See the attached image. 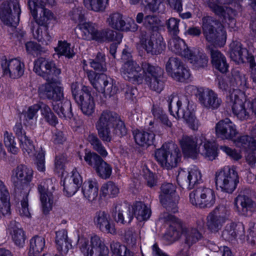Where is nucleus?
Returning a JSON list of instances; mask_svg holds the SVG:
<instances>
[{
	"mask_svg": "<svg viewBox=\"0 0 256 256\" xmlns=\"http://www.w3.org/2000/svg\"><path fill=\"white\" fill-rule=\"evenodd\" d=\"M180 20L175 18H170L166 22V26L168 32L174 36H177L179 33Z\"/></svg>",
	"mask_w": 256,
	"mask_h": 256,
	"instance_id": "obj_58",
	"label": "nucleus"
},
{
	"mask_svg": "<svg viewBox=\"0 0 256 256\" xmlns=\"http://www.w3.org/2000/svg\"><path fill=\"white\" fill-rule=\"evenodd\" d=\"M190 77V73L186 68L184 67L183 64L178 68L177 72L174 74L172 78L174 80L180 82H184Z\"/></svg>",
	"mask_w": 256,
	"mask_h": 256,
	"instance_id": "obj_63",
	"label": "nucleus"
},
{
	"mask_svg": "<svg viewBox=\"0 0 256 256\" xmlns=\"http://www.w3.org/2000/svg\"><path fill=\"white\" fill-rule=\"evenodd\" d=\"M179 228H180L182 234L184 235L185 244L188 247L202 238V234L196 228H188L182 224Z\"/></svg>",
	"mask_w": 256,
	"mask_h": 256,
	"instance_id": "obj_36",
	"label": "nucleus"
},
{
	"mask_svg": "<svg viewBox=\"0 0 256 256\" xmlns=\"http://www.w3.org/2000/svg\"><path fill=\"white\" fill-rule=\"evenodd\" d=\"M236 144L238 146L242 147L250 150H256V140L248 136H243L238 138Z\"/></svg>",
	"mask_w": 256,
	"mask_h": 256,
	"instance_id": "obj_50",
	"label": "nucleus"
},
{
	"mask_svg": "<svg viewBox=\"0 0 256 256\" xmlns=\"http://www.w3.org/2000/svg\"><path fill=\"white\" fill-rule=\"evenodd\" d=\"M200 138L191 136L183 135L180 140V144L184 154L188 157L196 158L198 154Z\"/></svg>",
	"mask_w": 256,
	"mask_h": 256,
	"instance_id": "obj_23",
	"label": "nucleus"
},
{
	"mask_svg": "<svg viewBox=\"0 0 256 256\" xmlns=\"http://www.w3.org/2000/svg\"><path fill=\"white\" fill-rule=\"evenodd\" d=\"M45 246L44 238L42 236H36L30 240V247L28 254H39L43 250Z\"/></svg>",
	"mask_w": 256,
	"mask_h": 256,
	"instance_id": "obj_43",
	"label": "nucleus"
},
{
	"mask_svg": "<svg viewBox=\"0 0 256 256\" xmlns=\"http://www.w3.org/2000/svg\"><path fill=\"white\" fill-rule=\"evenodd\" d=\"M169 48L176 54L185 58L190 56V50L186 46L184 42L177 36H174L170 40Z\"/></svg>",
	"mask_w": 256,
	"mask_h": 256,
	"instance_id": "obj_35",
	"label": "nucleus"
},
{
	"mask_svg": "<svg viewBox=\"0 0 256 256\" xmlns=\"http://www.w3.org/2000/svg\"><path fill=\"white\" fill-rule=\"evenodd\" d=\"M82 192L86 198L92 202L98 196V186L96 180H89L84 182L82 186Z\"/></svg>",
	"mask_w": 256,
	"mask_h": 256,
	"instance_id": "obj_34",
	"label": "nucleus"
},
{
	"mask_svg": "<svg viewBox=\"0 0 256 256\" xmlns=\"http://www.w3.org/2000/svg\"><path fill=\"white\" fill-rule=\"evenodd\" d=\"M138 236V234L132 228H128L125 231L124 241L130 248L136 246Z\"/></svg>",
	"mask_w": 256,
	"mask_h": 256,
	"instance_id": "obj_61",
	"label": "nucleus"
},
{
	"mask_svg": "<svg viewBox=\"0 0 256 256\" xmlns=\"http://www.w3.org/2000/svg\"><path fill=\"white\" fill-rule=\"evenodd\" d=\"M38 192L40 195V200L42 203V212L46 214L52 208L53 202L52 191L54 186L51 180L48 179L42 182L38 187Z\"/></svg>",
	"mask_w": 256,
	"mask_h": 256,
	"instance_id": "obj_17",
	"label": "nucleus"
},
{
	"mask_svg": "<svg viewBox=\"0 0 256 256\" xmlns=\"http://www.w3.org/2000/svg\"><path fill=\"white\" fill-rule=\"evenodd\" d=\"M55 242L56 248L62 250V246L64 244V248L63 252L66 251L68 247L70 246V242H68L67 232L66 230L62 229L56 232Z\"/></svg>",
	"mask_w": 256,
	"mask_h": 256,
	"instance_id": "obj_47",
	"label": "nucleus"
},
{
	"mask_svg": "<svg viewBox=\"0 0 256 256\" xmlns=\"http://www.w3.org/2000/svg\"><path fill=\"white\" fill-rule=\"evenodd\" d=\"M160 20L156 16L148 15L144 17V26L147 29L146 31L156 32L160 26Z\"/></svg>",
	"mask_w": 256,
	"mask_h": 256,
	"instance_id": "obj_49",
	"label": "nucleus"
},
{
	"mask_svg": "<svg viewBox=\"0 0 256 256\" xmlns=\"http://www.w3.org/2000/svg\"><path fill=\"white\" fill-rule=\"evenodd\" d=\"M167 104L168 106V110L170 112H178L180 110H182L183 112H192L196 110V106L193 104H190L189 102L188 103L187 106L186 108L182 106V102L181 100H178V97L172 94L168 97L167 100Z\"/></svg>",
	"mask_w": 256,
	"mask_h": 256,
	"instance_id": "obj_32",
	"label": "nucleus"
},
{
	"mask_svg": "<svg viewBox=\"0 0 256 256\" xmlns=\"http://www.w3.org/2000/svg\"><path fill=\"white\" fill-rule=\"evenodd\" d=\"M140 40L143 48L152 54H160L166 48L164 38L158 32L141 31Z\"/></svg>",
	"mask_w": 256,
	"mask_h": 256,
	"instance_id": "obj_6",
	"label": "nucleus"
},
{
	"mask_svg": "<svg viewBox=\"0 0 256 256\" xmlns=\"http://www.w3.org/2000/svg\"><path fill=\"white\" fill-rule=\"evenodd\" d=\"M116 119L112 118V113H102L99 120L96 124L99 138L103 141L110 142L112 140V136L110 130L112 123Z\"/></svg>",
	"mask_w": 256,
	"mask_h": 256,
	"instance_id": "obj_19",
	"label": "nucleus"
},
{
	"mask_svg": "<svg viewBox=\"0 0 256 256\" xmlns=\"http://www.w3.org/2000/svg\"><path fill=\"white\" fill-rule=\"evenodd\" d=\"M194 189L189 194L190 201L192 205L200 208H210L214 206L216 199L212 190L204 185Z\"/></svg>",
	"mask_w": 256,
	"mask_h": 256,
	"instance_id": "obj_7",
	"label": "nucleus"
},
{
	"mask_svg": "<svg viewBox=\"0 0 256 256\" xmlns=\"http://www.w3.org/2000/svg\"><path fill=\"white\" fill-rule=\"evenodd\" d=\"M101 191L104 196H114L118 194L119 189L114 182L109 181L102 186Z\"/></svg>",
	"mask_w": 256,
	"mask_h": 256,
	"instance_id": "obj_62",
	"label": "nucleus"
},
{
	"mask_svg": "<svg viewBox=\"0 0 256 256\" xmlns=\"http://www.w3.org/2000/svg\"><path fill=\"white\" fill-rule=\"evenodd\" d=\"M176 180L183 188L190 190L203 185L201 173L197 169H192L188 172L183 170L180 171Z\"/></svg>",
	"mask_w": 256,
	"mask_h": 256,
	"instance_id": "obj_15",
	"label": "nucleus"
},
{
	"mask_svg": "<svg viewBox=\"0 0 256 256\" xmlns=\"http://www.w3.org/2000/svg\"><path fill=\"white\" fill-rule=\"evenodd\" d=\"M85 161L95 170L97 174L102 178H109L112 174V166L103 160L98 154L94 152L86 154Z\"/></svg>",
	"mask_w": 256,
	"mask_h": 256,
	"instance_id": "obj_14",
	"label": "nucleus"
},
{
	"mask_svg": "<svg viewBox=\"0 0 256 256\" xmlns=\"http://www.w3.org/2000/svg\"><path fill=\"white\" fill-rule=\"evenodd\" d=\"M170 198L171 200H169L168 198L162 196L160 202L166 210L175 213L178 212L177 204L178 202V197L176 196H174Z\"/></svg>",
	"mask_w": 256,
	"mask_h": 256,
	"instance_id": "obj_55",
	"label": "nucleus"
},
{
	"mask_svg": "<svg viewBox=\"0 0 256 256\" xmlns=\"http://www.w3.org/2000/svg\"><path fill=\"white\" fill-rule=\"evenodd\" d=\"M212 62L214 66L222 73L228 72V64L226 57L218 50L212 48L210 50Z\"/></svg>",
	"mask_w": 256,
	"mask_h": 256,
	"instance_id": "obj_31",
	"label": "nucleus"
},
{
	"mask_svg": "<svg viewBox=\"0 0 256 256\" xmlns=\"http://www.w3.org/2000/svg\"><path fill=\"white\" fill-rule=\"evenodd\" d=\"M78 37L88 40H92L96 28L90 22H84L80 24L76 30Z\"/></svg>",
	"mask_w": 256,
	"mask_h": 256,
	"instance_id": "obj_37",
	"label": "nucleus"
},
{
	"mask_svg": "<svg viewBox=\"0 0 256 256\" xmlns=\"http://www.w3.org/2000/svg\"><path fill=\"white\" fill-rule=\"evenodd\" d=\"M132 208L134 216L140 222L147 220L151 214L150 210L141 202H136Z\"/></svg>",
	"mask_w": 256,
	"mask_h": 256,
	"instance_id": "obj_39",
	"label": "nucleus"
},
{
	"mask_svg": "<svg viewBox=\"0 0 256 256\" xmlns=\"http://www.w3.org/2000/svg\"><path fill=\"white\" fill-rule=\"evenodd\" d=\"M215 132L222 140H234L238 134L236 126L228 118L219 121L216 125Z\"/></svg>",
	"mask_w": 256,
	"mask_h": 256,
	"instance_id": "obj_21",
	"label": "nucleus"
},
{
	"mask_svg": "<svg viewBox=\"0 0 256 256\" xmlns=\"http://www.w3.org/2000/svg\"><path fill=\"white\" fill-rule=\"evenodd\" d=\"M200 140L198 154L200 153L209 160H212L215 159L217 156V147L216 144L207 141L203 136L200 137Z\"/></svg>",
	"mask_w": 256,
	"mask_h": 256,
	"instance_id": "obj_30",
	"label": "nucleus"
},
{
	"mask_svg": "<svg viewBox=\"0 0 256 256\" xmlns=\"http://www.w3.org/2000/svg\"><path fill=\"white\" fill-rule=\"evenodd\" d=\"M72 4H73L74 7L70 12V16L76 22H82L84 17L82 8L79 5L78 0L77 2H72Z\"/></svg>",
	"mask_w": 256,
	"mask_h": 256,
	"instance_id": "obj_56",
	"label": "nucleus"
},
{
	"mask_svg": "<svg viewBox=\"0 0 256 256\" xmlns=\"http://www.w3.org/2000/svg\"><path fill=\"white\" fill-rule=\"evenodd\" d=\"M215 182L222 190L232 193L238 182V175L235 170L227 166L216 174Z\"/></svg>",
	"mask_w": 256,
	"mask_h": 256,
	"instance_id": "obj_10",
	"label": "nucleus"
},
{
	"mask_svg": "<svg viewBox=\"0 0 256 256\" xmlns=\"http://www.w3.org/2000/svg\"><path fill=\"white\" fill-rule=\"evenodd\" d=\"M120 73L124 78L132 82L141 84L144 80L142 66L134 60L124 62L120 68Z\"/></svg>",
	"mask_w": 256,
	"mask_h": 256,
	"instance_id": "obj_16",
	"label": "nucleus"
},
{
	"mask_svg": "<svg viewBox=\"0 0 256 256\" xmlns=\"http://www.w3.org/2000/svg\"><path fill=\"white\" fill-rule=\"evenodd\" d=\"M54 3V0H28V6L35 20L34 22L40 26L48 28V24L54 18V16L50 10L44 8V6H52Z\"/></svg>",
	"mask_w": 256,
	"mask_h": 256,
	"instance_id": "obj_3",
	"label": "nucleus"
},
{
	"mask_svg": "<svg viewBox=\"0 0 256 256\" xmlns=\"http://www.w3.org/2000/svg\"><path fill=\"white\" fill-rule=\"evenodd\" d=\"M110 249L116 256H134L133 253L125 246L121 245L118 242H112L110 244Z\"/></svg>",
	"mask_w": 256,
	"mask_h": 256,
	"instance_id": "obj_54",
	"label": "nucleus"
},
{
	"mask_svg": "<svg viewBox=\"0 0 256 256\" xmlns=\"http://www.w3.org/2000/svg\"><path fill=\"white\" fill-rule=\"evenodd\" d=\"M33 177V171L24 164L18 166L13 172L12 182L16 193L28 195L30 184Z\"/></svg>",
	"mask_w": 256,
	"mask_h": 256,
	"instance_id": "obj_5",
	"label": "nucleus"
},
{
	"mask_svg": "<svg viewBox=\"0 0 256 256\" xmlns=\"http://www.w3.org/2000/svg\"><path fill=\"white\" fill-rule=\"evenodd\" d=\"M246 100L244 94L238 89H233L229 91L226 98V111L230 109L232 112H246L247 108L245 104Z\"/></svg>",
	"mask_w": 256,
	"mask_h": 256,
	"instance_id": "obj_18",
	"label": "nucleus"
},
{
	"mask_svg": "<svg viewBox=\"0 0 256 256\" xmlns=\"http://www.w3.org/2000/svg\"><path fill=\"white\" fill-rule=\"evenodd\" d=\"M182 233L181 230L178 228V225L170 224L164 236V238L168 242L172 243L180 239Z\"/></svg>",
	"mask_w": 256,
	"mask_h": 256,
	"instance_id": "obj_46",
	"label": "nucleus"
},
{
	"mask_svg": "<svg viewBox=\"0 0 256 256\" xmlns=\"http://www.w3.org/2000/svg\"><path fill=\"white\" fill-rule=\"evenodd\" d=\"M244 227L242 224L231 222L227 224L222 233V238L228 241L234 240L238 236L244 234Z\"/></svg>",
	"mask_w": 256,
	"mask_h": 256,
	"instance_id": "obj_29",
	"label": "nucleus"
},
{
	"mask_svg": "<svg viewBox=\"0 0 256 256\" xmlns=\"http://www.w3.org/2000/svg\"><path fill=\"white\" fill-rule=\"evenodd\" d=\"M21 10L18 0H7L0 6V18L6 24L15 27Z\"/></svg>",
	"mask_w": 256,
	"mask_h": 256,
	"instance_id": "obj_8",
	"label": "nucleus"
},
{
	"mask_svg": "<svg viewBox=\"0 0 256 256\" xmlns=\"http://www.w3.org/2000/svg\"><path fill=\"white\" fill-rule=\"evenodd\" d=\"M108 0H84V4L88 9L96 12H104Z\"/></svg>",
	"mask_w": 256,
	"mask_h": 256,
	"instance_id": "obj_48",
	"label": "nucleus"
},
{
	"mask_svg": "<svg viewBox=\"0 0 256 256\" xmlns=\"http://www.w3.org/2000/svg\"><path fill=\"white\" fill-rule=\"evenodd\" d=\"M94 222L102 232L111 234H116V230L114 224L110 222V216L104 211L100 210L96 212Z\"/></svg>",
	"mask_w": 256,
	"mask_h": 256,
	"instance_id": "obj_27",
	"label": "nucleus"
},
{
	"mask_svg": "<svg viewBox=\"0 0 256 256\" xmlns=\"http://www.w3.org/2000/svg\"><path fill=\"white\" fill-rule=\"evenodd\" d=\"M181 156L180 149L172 142L164 144L160 148L156 150L154 154L158 163L167 170L176 167L180 160Z\"/></svg>",
	"mask_w": 256,
	"mask_h": 256,
	"instance_id": "obj_2",
	"label": "nucleus"
},
{
	"mask_svg": "<svg viewBox=\"0 0 256 256\" xmlns=\"http://www.w3.org/2000/svg\"><path fill=\"white\" fill-rule=\"evenodd\" d=\"M182 64L181 60L176 57H170L166 64V69L168 74L172 78L178 68Z\"/></svg>",
	"mask_w": 256,
	"mask_h": 256,
	"instance_id": "obj_52",
	"label": "nucleus"
},
{
	"mask_svg": "<svg viewBox=\"0 0 256 256\" xmlns=\"http://www.w3.org/2000/svg\"><path fill=\"white\" fill-rule=\"evenodd\" d=\"M87 140L90 144L93 150L98 153L102 157L107 156L108 152L105 148L96 134H90L87 138Z\"/></svg>",
	"mask_w": 256,
	"mask_h": 256,
	"instance_id": "obj_44",
	"label": "nucleus"
},
{
	"mask_svg": "<svg viewBox=\"0 0 256 256\" xmlns=\"http://www.w3.org/2000/svg\"><path fill=\"white\" fill-rule=\"evenodd\" d=\"M198 96L200 103L204 106L212 110L218 109L222 103L218 94L211 90L199 92Z\"/></svg>",
	"mask_w": 256,
	"mask_h": 256,
	"instance_id": "obj_26",
	"label": "nucleus"
},
{
	"mask_svg": "<svg viewBox=\"0 0 256 256\" xmlns=\"http://www.w3.org/2000/svg\"><path fill=\"white\" fill-rule=\"evenodd\" d=\"M222 24L212 16H204L202 19V28L206 39L209 42L222 46L226 40V32Z\"/></svg>",
	"mask_w": 256,
	"mask_h": 256,
	"instance_id": "obj_1",
	"label": "nucleus"
},
{
	"mask_svg": "<svg viewBox=\"0 0 256 256\" xmlns=\"http://www.w3.org/2000/svg\"><path fill=\"white\" fill-rule=\"evenodd\" d=\"M46 82L41 84L38 90L40 96L55 101L60 100L63 98L62 88L60 76L46 80Z\"/></svg>",
	"mask_w": 256,
	"mask_h": 256,
	"instance_id": "obj_11",
	"label": "nucleus"
},
{
	"mask_svg": "<svg viewBox=\"0 0 256 256\" xmlns=\"http://www.w3.org/2000/svg\"><path fill=\"white\" fill-rule=\"evenodd\" d=\"M91 66L96 70L105 72L106 70L105 56L101 52H98L96 58L90 62Z\"/></svg>",
	"mask_w": 256,
	"mask_h": 256,
	"instance_id": "obj_53",
	"label": "nucleus"
},
{
	"mask_svg": "<svg viewBox=\"0 0 256 256\" xmlns=\"http://www.w3.org/2000/svg\"><path fill=\"white\" fill-rule=\"evenodd\" d=\"M146 82L150 89L158 92H160L164 88V75L160 76V78L157 76V78L150 80L147 78Z\"/></svg>",
	"mask_w": 256,
	"mask_h": 256,
	"instance_id": "obj_57",
	"label": "nucleus"
},
{
	"mask_svg": "<svg viewBox=\"0 0 256 256\" xmlns=\"http://www.w3.org/2000/svg\"><path fill=\"white\" fill-rule=\"evenodd\" d=\"M4 143L8 147V150L12 154H16L18 151V148L16 146V143L14 140V137L12 134L6 132L4 134Z\"/></svg>",
	"mask_w": 256,
	"mask_h": 256,
	"instance_id": "obj_64",
	"label": "nucleus"
},
{
	"mask_svg": "<svg viewBox=\"0 0 256 256\" xmlns=\"http://www.w3.org/2000/svg\"><path fill=\"white\" fill-rule=\"evenodd\" d=\"M161 194L160 195V200H161L162 196L168 198L169 200L175 195L176 186L171 183L163 184L160 188Z\"/></svg>",
	"mask_w": 256,
	"mask_h": 256,
	"instance_id": "obj_59",
	"label": "nucleus"
},
{
	"mask_svg": "<svg viewBox=\"0 0 256 256\" xmlns=\"http://www.w3.org/2000/svg\"><path fill=\"white\" fill-rule=\"evenodd\" d=\"M142 70L146 82H147V78L150 80L164 75V70L161 68L154 66L146 62L142 64Z\"/></svg>",
	"mask_w": 256,
	"mask_h": 256,
	"instance_id": "obj_38",
	"label": "nucleus"
},
{
	"mask_svg": "<svg viewBox=\"0 0 256 256\" xmlns=\"http://www.w3.org/2000/svg\"><path fill=\"white\" fill-rule=\"evenodd\" d=\"M82 178L80 174L73 172L70 178H65L64 182V190L68 196H73L82 184Z\"/></svg>",
	"mask_w": 256,
	"mask_h": 256,
	"instance_id": "obj_28",
	"label": "nucleus"
},
{
	"mask_svg": "<svg viewBox=\"0 0 256 256\" xmlns=\"http://www.w3.org/2000/svg\"><path fill=\"white\" fill-rule=\"evenodd\" d=\"M72 96L76 102L80 106L82 112H92L94 110V104L91 99L89 88L82 86L80 89L77 83H73L71 86Z\"/></svg>",
	"mask_w": 256,
	"mask_h": 256,
	"instance_id": "obj_13",
	"label": "nucleus"
},
{
	"mask_svg": "<svg viewBox=\"0 0 256 256\" xmlns=\"http://www.w3.org/2000/svg\"><path fill=\"white\" fill-rule=\"evenodd\" d=\"M246 50L242 48V44L238 42H233L230 44V57L231 59L237 63L244 62L245 56L244 52Z\"/></svg>",
	"mask_w": 256,
	"mask_h": 256,
	"instance_id": "obj_40",
	"label": "nucleus"
},
{
	"mask_svg": "<svg viewBox=\"0 0 256 256\" xmlns=\"http://www.w3.org/2000/svg\"><path fill=\"white\" fill-rule=\"evenodd\" d=\"M234 206L240 215L248 216L256 210V204L248 196L240 193L234 199Z\"/></svg>",
	"mask_w": 256,
	"mask_h": 256,
	"instance_id": "obj_20",
	"label": "nucleus"
},
{
	"mask_svg": "<svg viewBox=\"0 0 256 256\" xmlns=\"http://www.w3.org/2000/svg\"><path fill=\"white\" fill-rule=\"evenodd\" d=\"M225 222L209 214L206 218V226L208 230L216 234L219 232L223 226Z\"/></svg>",
	"mask_w": 256,
	"mask_h": 256,
	"instance_id": "obj_45",
	"label": "nucleus"
},
{
	"mask_svg": "<svg viewBox=\"0 0 256 256\" xmlns=\"http://www.w3.org/2000/svg\"><path fill=\"white\" fill-rule=\"evenodd\" d=\"M19 140L20 146L24 154L27 153L30 156L35 154L34 153V147L32 144V142L28 136L22 138Z\"/></svg>",
	"mask_w": 256,
	"mask_h": 256,
	"instance_id": "obj_60",
	"label": "nucleus"
},
{
	"mask_svg": "<svg viewBox=\"0 0 256 256\" xmlns=\"http://www.w3.org/2000/svg\"><path fill=\"white\" fill-rule=\"evenodd\" d=\"M136 142L141 146L148 147L153 144L154 140V134L152 132H136L134 135Z\"/></svg>",
	"mask_w": 256,
	"mask_h": 256,
	"instance_id": "obj_41",
	"label": "nucleus"
},
{
	"mask_svg": "<svg viewBox=\"0 0 256 256\" xmlns=\"http://www.w3.org/2000/svg\"><path fill=\"white\" fill-rule=\"evenodd\" d=\"M1 66L4 74L12 78H18L24 74V64L16 58L8 60H3L1 62Z\"/></svg>",
	"mask_w": 256,
	"mask_h": 256,
	"instance_id": "obj_22",
	"label": "nucleus"
},
{
	"mask_svg": "<svg viewBox=\"0 0 256 256\" xmlns=\"http://www.w3.org/2000/svg\"><path fill=\"white\" fill-rule=\"evenodd\" d=\"M112 118L115 120L112 123V127L114 128V132L116 135L122 137L127 134V130L123 121L117 116L116 113H112Z\"/></svg>",
	"mask_w": 256,
	"mask_h": 256,
	"instance_id": "obj_51",
	"label": "nucleus"
},
{
	"mask_svg": "<svg viewBox=\"0 0 256 256\" xmlns=\"http://www.w3.org/2000/svg\"><path fill=\"white\" fill-rule=\"evenodd\" d=\"M78 244L81 252L86 256H106L108 252L107 247L96 235L92 236L90 244L84 238L78 240Z\"/></svg>",
	"mask_w": 256,
	"mask_h": 256,
	"instance_id": "obj_9",
	"label": "nucleus"
},
{
	"mask_svg": "<svg viewBox=\"0 0 256 256\" xmlns=\"http://www.w3.org/2000/svg\"><path fill=\"white\" fill-rule=\"evenodd\" d=\"M107 22L110 26L117 30L134 32L138 28V26L133 20L126 24L122 15L118 12L111 14Z\"/></svg>",
	"mask_w": 256,
	"mask_h": 256,
	"instance_id": "obj_24",
	"label": "nucleus"
},
{
	"mask_svg": "<svg viewBox=\"0 0 256 256\" xmlns=\"http://www.w3.org/2000/svg\"><path fill=\"white\" fill-rule=\"evenodd\" d=\"M186 58H188L197 68H204L208 65V57L204 54L200 52L196 54H194L190 51V56H186Z\"/></svg>",
	"mask_w": 256,
	"mask_h": 256,
	"instance_id": "obj_42",
	"label": "nucleus"
},
{
	"mask_svg": "<svg viewBox=\"0 0 256 256\" xmlns=\"http://www.w3.org/2000/svg\"><path fill=\"white\" fill-rule=\"evenodd\" d=\"M112 216L118 223L129 224L134 218L132 206L126 204H116L112 211Z\"/></svg>",
	"mask_w": 256,
	"mask_h": 256,
	"instance_id": "obj_25",
	"label": "nucleus"
},
{
	"mask_svg": "<svg viewBox=\"0 0 256 256\" xmlns=\"http://www.w3.org/2000/svg\"><path fill=\"white\" fill-rule=\"evenodd\" d=\"M8 230L12 235L15 244L22 247L24 244L26 237L23 230L19 228L18 224L15 220H12L8 225Z\"/></svg>",
	"mask_w": 256,
	"mask_h": 256,
	"instance_id": "obj_33",
	"label": "nucleus"
},
{
	"mask_svg": "<svg viewBox=\"0 0 256 256\" xmlns=\"http://www.w3.org/2000/svg\"><path fill=\"white\" fill-rule=\"evenodd\" d=\"M87 76L94 88L98 92L104 94L106 97L115 95L118 88L112 79L106 75L96 74L92 70L86 72Z\"/></svg>",
	"mask_w": 256,
	"mask_h": 256,
	"instance_id": "obj_4",
	"label": "nucleus"
},
{
	"mask_svg": "<svg viewBox=\"0 0 256 256\" xmlns=\"http://www.w3.org/2000/svg\"><path fill=\"white\" fill-rule=\"evenodd\" d=\"M34 71L45 80L58 77L61 73L60 69L54 62L48 58L40 57L34 61Z\"/></svg>",
	"mask_w": 256,
	"mask_h": 256,
	"instance_id": "obj_12",
	"label": "nucleus"
}]
</instances>
